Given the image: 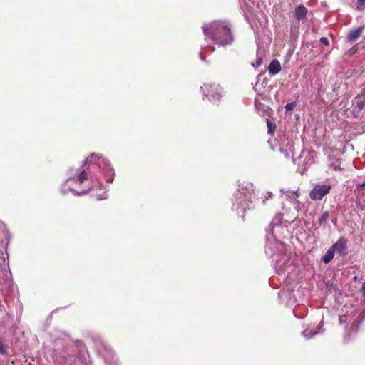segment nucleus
<instances>
[{
	"mask_svg": "<svg viewBox=\"0 0 365 365\" xmlns=\"http://www.w3.org/2000/svg\"><path fill=\"white\" fill-rule=\"evenodd\" d=\"M205 36L210 37L215 44L226 46L233 41L230 29L224 21H214L210 25L203 27Z\"/></svg>",
	"mask_w": 365,
	"mask_h": 365,
	"instance_id": "1",
	"label": "nucleus"
},
{
	"mask_svg": "<svg viewBox=\"0 0 365 365\" xmlns=\"http://www.w3.org/2000/svg\"><path fill=\"white\" fill-rule=\"evenodd\" d=\"M201 90L205 96L213 105L219 106L220 98L224 96L225 92L220 84L216 83H204Z\"/></svg>",
	"mask_w": 365,
	"mask_h": 365,
	"instance_id": "2",
	"label": "nucleus"
},
{
	"mask_svg": "<svg viewBox=\"0 0 365 365\" xmlns=\"http://www.w3.org/2000/svg\"><path fill=\"white\" fill-rule=\"evenodd\" d=\"M76 175L77 178H70L67 180V183L78 184L79 191L74 188H70V191L77 196L87 194L91 190V187L89 185L85 186V183L88 182V173L85 170H79L78 173L76 172Z\"/></svg>",
	"mask_w": 365,
	"mask_h": 365,
	"instance_id": "3",
	"label": "nucleus"
},
{
	"mask_svg": "<svg viewBox=\"0 0 365 365\" xmlns=\"http://www.w3.org/2000/svg\"><path fill=\"white\" fill-rule=\"evenodd\" d=\"M294 282L290 276H288L285 281V287L282 289V295L287 298V305L292 306L296 302L297 299L294 294Z\"/></svg>",
	"mask_w": 365,
	"mask_h": 365,
	"instance_id": "4",
	"label": "nucleus"
},
{
	"mask_svg": "<svg viewBox=\"0 0 365 365\" xmlns=\"http://www.w3.org/2000/svg\"><path fill=\"white\" fill-rule=\"evenodd\" d=\"M330 185H316L309 192V197L312 200H321L326 195L330 192Z\"/></svg>",
	"mask_w": 365,
	"mask_h": 365,
	"instance_id": "5",
	"label": "nucleus"
},
{
	"mask_svg": "<svg viewBox=\"0 0 365 365\" xmlns=\"http://www.w3.org/2000/svg\"><path fill=\"white\" fill-rule=\"evenodd\" d=\"M348 241L344 237H341L339 240L334 243L331 247L333 249L335 253H337L341 257H345L347 255V249H348Z\"/></svg>",
	"mask_w": 365,
	"mask_h": 365,
	"instance_id": "6",
	"label": "nucleus"
},
{
	"mask_svg": "<svg viewBox=\"0 0 365 365\" xmlns=\"http://www.w3.org/2000/svg\"><path fill=\"white\" fill-rule=\"evenodd\" d=\"M322 326L323 322H321L320 324L315 329L307 328L304 331H303L302 336L306 339H310L317 334L322 333L324 331V329H322Z\"/></svg>",
	"mask_w": 365,
	"mask_h": 365,
	"instance_id": "7",
	"label": "nucleus"
},
{
	"mask_svg": "<svg viewBox=\"0 0 365 365\" xmlns=\"http://www.w3.org/2000/svg\"><path fill=\"white\" fill-rule=\"evenodd\" d=\"M268 71L272 75L278 73L281 71L279 61L277 59H273L269 65Z\"/></svg>",
	"mask_w": 365,
	"mask_h": 365,
	"instance_id": "8",
	"label": "nucleus"
},
{
	"mask_svg": "<svg viewBox=\"0 0 365 365\" xmlns=\"http://www.w3.org/2000/svg\"><path fill=\"white\" fill-rule=\"evenodd\" d=\"M361 33L362 29L361 27L356 28L349 33L347 39L351 42H354L359 38Z\"/></svg>",
	"mask_w": 365,
	"mask_h": 365,
	"instance_id": "9",
	"label": "nucleus"
},
{
	"mask_svg": "<svg viewBox=\"0 0 365 365\" xmlns=\"http://www.w3.org/2000/svg\"><path fill=\"white\" fill-rule=\"evenodd\" d=\"M334 255H335V252L333 250V249L330 247L327 250V251L326 252L324 255L322 257L321 260L324 264H327L333 259V258L334 257Z\"/></svg>",
	"mask_w": 365,
	"mask_h": 365,
	"instance_id": "10",
	"label": "nucleus"
},
{
	"mask_svg": "<svg viewBox=\"0 0 365 365\" xmlns=\"http://www.w3.org/2000/svg\"><path fill=\"white\" fill-rule=\"evenodd\" d=\"M355 108L359 109V111L361 110L365 107V99L361 98L357 96L354 98Z\"/></svg>",
	"mask_w": 365,
	"mask_h": 365,
	"instance_id": "11",
	"label": "nucleus"
},
{
	"mask_svg": "<svg viewBox=\"0 0 365 365\" xmlns=\"http://www.w3.org/2000/svg\"><path fill=\"white\" fill-rule=\"evenodd\" d=\"M307 14V9L303 6H298V21L304 19Z\"/></svg>",
	"mask_w": 365,
	"mask_h": 365,
	"instance_id": "12",
	"label": "nucleus"
},
{
	"mask_svg": "<svg viewBox=\"0 0 365 365\" xmlns=\"http://www.w3.org/2000/svg\"><path fill=\"white\" fill-rule=\"evenodd\" d=\"M267 125L268 128V133L273 134L275 131L276 124L272 122L270 119H267Z\"/></svg>",
	"mask_w": 365,
	"mask_h": 365,
	"instance_id": "13",
	"label": "nucleus"
},
{
	"mask_svg": "<svg viewBox=\"0 0 365 365\" xmlns=\"http://www.w3.org/2000/svg\"><path fill=\"white\" fill-rule=\"evenodd\" d=\"M330 168H332L334 170H341L342 168H341V162L339 159H336L331 162L329 165Z\"/></svg>",
	"mask_w": 365,
	"mask_h": 365,
	"instance_id": "14",
	"label": "nucleus"
},
{
	"mask_svg": "<svg viewBox=\"0 0 365 365\" xmlns=\"http://www.w3.org/2000/svg\"><path fill=\"white\" fill-rule=\"evenodd\" d=\"M329 217V213L328 211H325L322 213L321 217L318 220V222L320 225H324L326 223L327 220H328Z\"/></svg>",
	"mask_w": 365,
	"mask_h": 365,
	"instance_id": "15",
	"label": "nucleus"
},
{
	"mask_svg": "<svg viewBox=\"0 0 365 365\" xmlns=\"http://www.w3.org/2000/svg\"><path fill=\"white\" fill-rule=\"evenodd\" d=\"M294 106H295V103L292 102V103H287L285 106V108H286L287 111H290V110H293Z\"/></svg>",
	"mask_w": 365,
	"mask_h": 365,
	"instance_id": "16",
	"label": "nucleus"
},
{
	"mask_svg": "<svg viewBox=\"0 0 365 365\" xmlns=\"http://www.w3.org/2000/svg\"><path fill=\"white\" fill-rule=\"evenodd\" d=\"M320 42L324 46H329V41L327 37H321Z\"/></svg>",
	"mask_w": 365,
	"mask_h": 365,
	"instance_id": "17",
	"label": "nucleus"
},
{
	"mask_svg": "<svg viewBox=\"0 0 365 365\" xmlns=\"http://www.w3.org/2000/svg\"><path fill=\"white\" fill-rule=\"evenodd\" d=\"M263 63V58L262 57L257 56V61H256V66L259 67Z\"/></svg>",
	"mask_w": 365,
	"mask_h": 365,
	"instance_id": "18",
	"label": "nucleus"
},
{
	"mask_svg": "<svg viewBox=\"0 0 365 365\" xmlns=\"http://www.w3.org/2000/svg\"><path fill=\"white\" fill-rule=\"evenodd\" d=\"M361 98L365 99V88L361 91V93L358 95Z\"/></svg>",
	"mask_w": 365,
	"mask_h": 365,
	"instance_id": "19",
	"label": "nucleus"
},
{
	"mask_svg": "<svg viewBox=\"0 0 365 365\" xmlns=\"http://www.w3.org/2000/svg\"><path fill=\"white\" fill-rule=\"evenodd\" d=\"M361 290L364 293H365V282H364L363 285H362V287H361Z\"/></svg>",
	"mask_w": 365,
	"mask_h": 365,
	"instance_id": "20",
	"label": "nucleus"
},
{
	"mask_svg": "<svg viewBox=\"0 0 365 365\" xmlns=\"http://www.w3.org/2000/svg\"><path fill=\"white\" fill-rule=\"evenodd\" d=\"M358 2L361 4H365V0H358Z\"/></svg>",
	"mask_w": 365,
	"mask_h": 365,
	"instance_id": "21",
	"label": "nucleus"
},
{
	"mask_svg": "<svg viewBox=\"0 0 365 365\" xmlns=\"http://www.w3.org/2000/svg\"><path fill=\"white\" fill-rule=\"evenodd\" d=\"M359 186H360L361 187H364V186H365V182H364V183H363V184H361V185H359Z\"/></svg>",
	"mask_w": 365,
	"mask_h": 365,
	"instance_id": "22",
	"label": "nucleus"
},
{
	"mask_svg": "<svg viewBox=\"0 0 365 365\" xmlns=\"http://www.w3.org/2000/svg\"><path fill=\"white\" fill-rule=\"evenodd\" d=\"M294 14H295V15L297 16V9H295V11H294Z\"/></svg>",
	"mask_w": 365,
	"mask_h": 365,
	"instance_id": "23",
	"label": "nucleus"
},
{
	"mask_svg": "<svg viewBox=\"0 0 365 365\" xmlns=\"http://www.w3.org/2000/svg\"><path fill=\"white\" fill-rule=\"evenodd\" d=\"M339 320H340L341 322H344V319H341V318H339Z\"/></svg>",
	"mask_w": 365,
	"mask_h": 365,
	"instance_id": "24",
	"label": "nucleus"
},
{
	"mask_svg": "<svg viewBox=\"0 0 365 365\" xmlns=\"http://www.w3.org/2000/svg\"><path fill=\"white\" fill-rule=\"evenodd\" d=\"M339 320H340L341 322H344V319H341V318H339Z\"/></svg>",
	"mask_w": 365,
	"mask_h": 365,
	"instance_id": "25",
	"label": "nucleus"
}]
</instances>
